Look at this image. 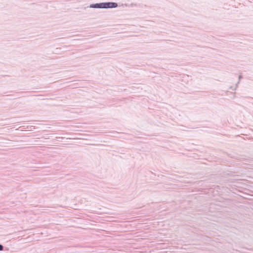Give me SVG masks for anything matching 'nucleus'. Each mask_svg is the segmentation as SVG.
<instances>
[{
  "label": "nucleus",
  "mask_w": 253,
  "mask_h": 253,
  "mask_svg": "<svg viewBox=\"0 0 253 253\" xmlns=\"http://www.w3.org/2000/svg\"><path fill=\"white\" fill-rule=\"evenodd\" d=\"M104 9L114 8L118 6V4L115 2H103Z\"/></svg>",
  "instance_id": "1"
},
{
  "label": "nucleus",
  "mask_w": 253,
  "mask_h": 253,
  "mask_svg": "<svg viewBox=\"0 0 253 253\" xmlns=\"http://www.w3.org/2000/svg\"><path fill=\"white\" fill-rule=\"evenodd\" d=\"M90 8H103V2L92 3L89 5Z\"/></svg>",
  "instance_id": "2"
},
{
  "label": "nucleus",
  "mask_w": 253,
  "mask_h": 253,
  "mask_svg": "<svg viewBox=\"0 0 253 253\" xmlns=\"http://www.w3.org/2000/svg\"><path fill=\"white\" fill-rule=\"evenodd\" d=\"M50 157L55 158H58V157H60V156L58 153H56V155H51Z\"/></svg>",
  "instance_id": "3"
},
{
  "label": "nucleus",
  "mask_w": 253,
  "mask_h": 253,
  "mask_svg": "<svg viewBox=\"0 0 253 253\" xmlns=\"http://www.w3.org/2000/svg\"><path fill=\"white\" fill-rule=\"evenodd\" d=\"M136 6H137L136 4L132 3L130 4L129 5H128V7H135Z\"/></svg>",
  "instance_id": "4"
},
{
  "label": "nucleus",
  "mask_w": 253,
  "mask_h": 253,
  "mask_svg": "<svg viewBox=\"0 0 253 253\" xmlns=\"http://www.w3.org/2000/svg\"><path fill=\"white\" fill-rule=\"evenodd\" d=\"M230 88L232 89V90H235L236 89V87H234L233 86H230Z\"/></svg>",
  "instance_id": "5"
},
{
  "label": "nucleus",
  "mask_w": 253,
  "mask_h": 253,
  "mask_svg": "<svg viewBox=\"0 0 253 253\" xmlns=\"http://www.w3.org/2000/svg\"><path fill=\"white\" fill-rule=\"evenodd\" d=\"M3 250V246L0 245V251H2Z\"/></svg>",
  "instance_id": "6"
},
{
  "label": "nucleus",
  "mask_w": 253,
  "mask_h": 253,
  "mask_svg": "<svg viewBox=\"0 0 253 253\" xmlns=\"http://www.w3.org/2000/svg\"><path fill=\"white\" fill-rule=\"evenodd\" d=\"M238 78H239V80H241V79H242V76L241 75H239V77H238Z\"/></svg>",
  "instance_id": "7"
},
{
  "label": "nucleus",
  "mask_w": 253,
  "mask_h": 253,
  "mask_svg": "<svg viewBox=\"0 0 253 253\" xmlns=\"http://www.w3.org/2000/svg\"><path fill=\"white\" fill-rule=\"evenodd\" d=\"M50 149L51 150H53V149L58 150V149H59L58 148H50Z\"/></svg>",
  "instance_id": "8"
},
{
  "label": "nucleus",
  "mask_w": 253,
  "mask_h": 253,
  "mask_svg": "<svg viewBox=\"0 0 253 253\" xmlns=\"http://www.w3.org/2000/svg\"><path fill=\"white\" fill-rule=\"evenodd\" d=\"M239 84V81L238 82V83L236 84V88L238 86V84Z\"/></svg>",
  "instance_id": "9"
},
{
  "label": "nucleus",
  "mask_w": 253,
  "mask_h": 253,
  "mask_svg": "<svg viewBox=\"0 0 253 253\" xmlns=\"http://www.w3.org/2000/svg\"><path fill=\"white\" fill-rule=\"evenodd\" d=\"M124 5L126 6V7H128V5H129V4H125Z\"/></svg>",
  "instance_id": "10"
}]
</instances>
